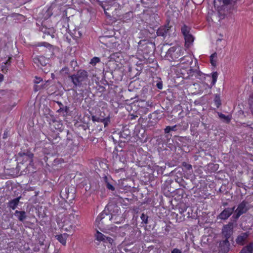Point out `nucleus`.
<instances>
[{
  "label": "nucleus",
  "mask_w": 253,
  "mask_h": 253,
  "mask_svg": "<svg viewBox=\"0 0 253 253\" xmlns=\"http://www.w3.org/2000/svg\"><path fill=\"white\" fill-rule=\"evenodd\" d=\"M34 63L39 67L45 66L47 62L48 59L44 56H36L33 58Z\"/></svg>",
  "instance_id": "dca6fc26"
},
{
  "label": "nucleus",
  "mask_w": 253,
  "mask_h": 253,
  "mask_svg": "<svg viewBox=\"0 0 253 253\" xmlns=\"http://www.w3.org/2000/svg\"><path fill=\"white\" fill-rule=\"evenodd\" d=\"M165 133H169L171 130L170 126H167L164 129Z\"/></svg>",
  "instance_id": "8fccbe9b"
},
{
  "label": "nucleus",
  "mask_w": 253,
  "mask_h": 253,
  "mask_svg": "<svg viewBox=\"0 0 253 253\" xmlns=\"http://www.w3.org/2000/svg\"><path fill=\"white\" fill-rule=\"evenodd\" d=\"M240 184H242V183L237 184V185L239 187H240Z\"/></svg>",
  "instance_id": "680f3d73"
},
{
  "label": "nucleus",
  "mask_w": 253,
  "mask_h": 253,
  "mask_svg": "<svg viewBox=\"0 0 253 253\" xmlns=\"http://www.w3.org/2000/svg\"><path fill=\"white\" fill-rule=\"evenodd\" d=\"M69 235L67 233L61 234L60 235H56L55 236L56 239L63 245L65 246L66 245L67 239Z\"/></svg>",
  "instance_id": "cd10ccee"
},
{
  "label": "nucleus",
  "mask_w": 253,
  "mask_h": 253,
  "mask_svg": "<svg viewBox=\"0 0 253 253\" xmlns=\"http://www.w3.org/2000/svg\"><path fill=\"white\" fill-rule=\"evenodd\" d=\"M49 126L52 131H62L64 129V125L62 121L57 118L52 117L49 121Z\"/></svg>",
  "instance_id": "9d476101"
},
{
  "label": "nucleus",
  "mask_w": 253,
  "mask_h": 253,
  "mask_svg": "<svg viewBox=\"0 0 253 253\" xmlns=\"http://www.w3.org/2000/svg\"><path fill=\"white\" fill-rule=\"evenodd\" d=\"M95 239L97 241L99 242H103L104 243L112 244L113 241V239L111 237L105 236L103 234L98 231H96V233L95 234Z\"/></svg>",
  "instance_id": "aec40b11"
},
{
  "label": "nucleus",
  "mask_w": 253,
  "mask_h": 253,
  "mask_svg": "<svg viewBox=\"0 0 253 253\" xmlns=\"http://www.w3.org/2000/svg\"><path fill=\"white\" fill-rule=\"evenodd\" d=\"M251 103H253V100L251 101Z\"/></svg>",
  "instance_id": "e2e57ef3"
},
{
  "label": "nucleus",
  "mask_w": 253,
  "mask_h": 253,
  "mask_svg": "<svg viewBox=\"0 0 253 253\" xmlns=\"http://www.w3.org/2000/svg\"><path fill=\"white\" fill-rule=\"evenodd\" d=\"M56 103L58 104V105L59 106V108L62 107V106H64L63 104L61 102L57 101V102H56Z\"/></svg>",
  "instance_id": "5fc2aeb1"
},
{
  "label": "nucleus",
  "mask_w": 253,
  "mask_h": 253,
  "mask_svg": "<svg viewBox=\"0 0 253 253\" xmlns=\"http://www.w3.org/2000/svg\"><path fill=\"white\" fill-rule=\"evenodd\" d=\"M69 111V108L66 106H63L62 107L59 108V109L57 110V112L59 113H65L67 114Z\"/></svg>",
  "instance_id": "58836bf2"
},
{
  "label": "nucleus",
  "mask_w": 253,
  "mask_h": 253,
  "mask_svg": "<svg viewBox=\"0 0 253 253\" xmlns=\"http://www.w3.org/2000/svg\"><path fill=\"white\" fill-rule=\"evenodd\" d=\"M218 76V74L216 71L213 72L212 73H211L212 81L211 83V86H213L217 82Z\"/></svg>",
  "instance_id": "2f4dec72"
},
{
  "label": "nucleus",
  "mask_w": 253,
  "mask_h": 253,
  "mask_svg": "<svg viewBox=\"0 0 253 253\" xmlns=\"http://www.w3.org/2000/svg\"><path fill=\"white\" fill-rule=\"evenodd\" d=\"M218 116L220 118L225 120L227 123H229L230 121L231 118L229 116H226L221 113H219Z\"/></svg>",
  "instance_id": "ea45409f"
},
{
  "label": "nucleus",
  "mask_w": 253,
  "mask_h": 253,
  "mask_svg": "<svg viewBox=\"0 0 253 253\" xmlns=\"http://www.w3.org/2000/svg\"><path fill=\"white\" fill-rule=\"evenodd\" d=\"M248 204V203L246 200H243L240 203L235 211L236 214L233 216V217L235 219H238L241 215L246 213L248 210L247 208Z\"/></svg>",
  "instance_id": "9b49d317"
},
{
  "label": "nucleus",
  "mask_w": 253,
  "mask_h": 253,
  "mask_svg": "<svg viewBox=\"0 0 253 253\" xmlns=\"http://www.w3.org/2000/svg\"><path fill=\"white\" fill-rule=\"evenodd\" d=\"M251 108L252 109V114L253 115V103H250Z\"/></svg>",
  "instance_id": "bf43d9fd"
},
{
  "label": "nucleus",
  "mask_w": 253,
  "mask_h": 253,
  "mask_svg": "<svg viewBox=\"0 0 253 253\" xmlns=\"http://www.w3.org/2000/svg\"><path fill=\"white\" fill-rule=\"evenodd\" d=\"M188 207L185 204H181L178 207L179 212L182 214L187 210Z\"/></svg>",
  "instance_id": "f704fd0d"
},
{
  "label": "nucleus",
  "mask_w": 253,
  "mask_h": 253,
  "mask_svg": "<svg viewBox=\"0 0 253 253\" xmlns=\"http://www.w3.org/2000/svg\"><path fill=\"white\" fill-rule=\"evenodd\" d=\"M174 214H175V217H176L178 216V214H175V213H174Z\"/></svg>",
  "instance_id": "0e129e2a"
},
{
  "label": "nucleus",
  "mask_w": 253,
  "mask_h": 253,
  "mask_svg": "<svg viewBox=\"0 0 253 253\" xmlns=\"http://www.w3.org/2000/svg\"><path fill=\"white\" fill-rule=\"evenodd\" d=\"M66 39L67 40V41L69 43L71 42V39L70 38H69L68 37H66Z\"/></svg>",
  "instance_id": "13d9d810"
},
{
  "label": "nucleus",
  "mask_w": 253,
  "mask_h": 253,
  "mask_svg": "<svg viewBox=\"0 0 253 253\" xmlns=\"http://www.w3.org/2000/svg\"><path fill=\"white\" fill-rule=\"evenodd\" d=\"M182 165L188 170L191 169L192 168V167L190 164H188L185 162L183 163Z\"/></svg>",
  "instance_id": "a18cd8bd"
},
{
  "label": "nucleus",
  "mask_w": 253,
  "mask_h": 253,
  "mask_svg": "<svg viewBox=\"0 0 253 253\" xmlns=\"http://www.w3.org/2000/svg\"><path fill=\"white\" fill-rule=\"evenodd\" d=\"M193 56L190 55H184L179 58L180 62L177 65H182V66L191 67L190 65L193 62Z\"/></svg>",
  "instance_id": "2eb2a0df"
},
{
  "label": "nucleus",
  "mask_w": 253,
  "mask_h": 253,
  "mask_svg": "<svg viewBox=\"0 0 253 253\" xmlns=\"http://www.w3.org/2000/svg\"><path fill=\"white\" fill-rule=\"evenodd\" d=\"M11 57H9L8 59L4 63V64H5V65H6V64L10 65V63H11Z\"/></svg>",
  "instance_id": "3c124183"
},
{
  "label": "nucleus",
  "mask_w": 253,
  "mask_h": 253,
  "mask_svg": "<svg viewBox=\"0 0 253 253\" xmlns=\"http://www.w3.org/2000/svg\"><path fill=\"white\" fill-rule=\"evenodd\" d=\"M35 78V83L36 84H39L41 81H42V79L41 78L36 77Z\"/></svg>",
  "instance_id": "09e8293b"
},
{
  "label": "nucleus",
  "mask_w": 253,
  "mask_h": 253,
  "mask_svg": "<svg viewBox=\"0 0 253 253\" xmlns=\"http://www.w3.org/2000/svg\"><path fill=\"white\" fill-rule=\"evenodd\" d=\"M214 105L217 108H219L221 105V101L219 95L215 94L214 98Z\"/></svg>",
  "instance_id": "473e14b6"
},
{
  "label": "nucleus",
  "mask_w": 253,
  "mask_h": 253,
  "mask_svg": "<svg viewBox=\"0 0 253 253\" xmlns=\"http://www.w3.org/2000/svg\"><path fill=\"white\" fill-rule=\"evenodd\" d=\"M221 233L225 239L229 240L233 234V223L229 222L224 225L222 229Z\"/></svg>",
  "instance_id": "f8f14e48"
},
{
  "label": "nucleus",
  "mask_w": 253,
  "mask_h": 253,
  "mask_svg": "<svg viewBox=\"0 0 253 253\" xmlns=\"http://www.w3.org/2000/svg\"><path fill=\"white\" fill-rule=\"evenodd\" d=\"M67 144H69L68 152L71 156H74L77 155L80 150L79 143L73 142L70 137L69 130H67Z\"/></svg>",
  "instance_id": "1a4fd4ad"
},
{
  "label": "nucleus",
  "mask_w": 253,
  "mask_h": 253,
  "mask_svg": "<svg viewBox=\"0 0 253 253\" xmlns=\"http://www.w3.org/2000/svg\"><path fill=\"white\" fill-rule=\"evenodd\" d=\"M207 76H208V77H210V76H211V75H208Z\"/></svg>",
  "instance_id": "338daca9"
},
{
  "label": "nucleus",
  "mask_w": 253,
  "mask_h": 253,
  "mask_svg": "<svg viewBox=\"0 0 253 253\" xmlns=\"http://www.w3.org/2000/svg\"><path fill=\"white\" fill-rule=\"evenodd\" d=\"M34 46L36 47H43L46 48L50 52L53 53L54 51V46L48 42H38L35 44Z\"/></svg>",
  "instance_id": "b1692460"
},
{
  "label": "nucleus",
  "mask_w": 253,
  "mask_h": 253,
  "mask_svg": "<svg viewBox=\"0 0 253 253\" xmlns=\"http://www.w3.org/2000/svg\"><path fill=\"white\" fill-rule=\"evenodd\" d=\"M5 133H4V136H3V138H5Z\"/></svg>",
  "instance_id": "69168bd1"
},
{
  "label": "nucleus",
  "mask_w": 253,
  "mask_h": 253,
  "mask_svg": "<svg viewBox=\"0 0 253 253\" xmlns=\"http://www.w3.org/2000/svg\"><path fill=\"white\" fill-rule=\"evenodd\" d=\"M80 216L75 213H71L66 216L63 222V226L67 231L75 229L79 222Z\"/></svg>",
  "instance_id": "20e7f679"
},
{
  "label": "nucleus",
  "mask_w": 253,
  "mask_h": 253,
  "mask_svg": "<svg viewBox=\"0 0 253 253\" xmlns=\"http://www.w3.org/2000/svg\"><path fill=\"white\" fill-rule=\"evenodd\" d=\"M133 13L131 11L124 12L123 14V18L120 20L123 21V22H126L128 20L130 19L132 17Z\"/></svg>",
  "instance_id": "c756f323"
},
{
  "label": "nucleus",
  "mask_w": 253,
  "mask_h": 253,
  "mask_svg": "<svg viewBox=\"0 0 253 253\" xmlns=\"http://www.w3.org/2000/svg\"><path fill=\"white\" fill-rule=\"evenodd\" d=\"M189 73L190 74L189 78H188L189 79H199L202 81L205 79V74H203L199 69H193L191 67Z\"/></svg>",
  "instance_id": "ddd939ff"
},
{
  "label": "nucleus",
  "mask_w": 253,
  "mask_h": 253,
  "mask_svg": "<svg viewBox=\"0 0 253 253\" xmlns=\"http://www.w3.org/2000/svg\"><path fill=\"white\" fill-rule=\"evenodd\" d=\"M104 180L106 183V187L107 189L112 191H114L115 190V187L108 181V178L106 176L104 177Z\"/></svg>",
  "instance_id": "c9c22d12"
},
{
  "label": "nucleus",
  "mask_w": 253,
  "mask_h": 253,
  "mask_svg": "<svg viewBox=\"0 0 253 253\" xmlns=\"http://www.w3.org/2000/svg\"><path fill=\"white\" fill-rule=\"evenodd\" d=\"M239 253H253V242H251L244 246Z\"/></svg>",
  "instance_id": "bb28decb"
},
{
  "label": "nucleus",
  "mask_w": 253,
  "mask_h": 253,
  "mask_svg": "<svg viewBox=\"0 0 253 253\" xmlns=\"http://www.w3.org/2000/svg\"><path fill=\"white\" fill-rule=\"evenodd\" d=\"M191 67L182 66V65H172L171 70L174 72L177 78L184 79L189 78V74Z\"/></svg>",
  "instance_id": "0eeeda50"
},
{
  "label": "nucleus",
  "mask_w": 253,
  "mask_h": 253,
  "mask_svg": "<svg viewBox=\"0 0 253 253\" xmlns=\"http://www.w3.org/2000/svg\"><path fill=\"white\" fill-rule=\"evenodd\" d=\"M4 70H7V68H6V66H2V71H3Z\"/></svg>",
  "instance_id": "052dcab7"
},
{
  "label": "nucleus",
  "mask_w": 253,
  "mask_h": 253,
  "mask_svg": "<svg viewBox=\"0 0 253 253\" xmlns=\"http://www.w3.org/2000/svg\"><path fill=\"white\" fill-rule=\"evenodd\" d=\"M104 13L108 17H113V12L116 11L117 7L119 8L120 5L114 0H108L102 6Z\"/></svg>",
  "instance_id": "6e6552de"
},
{
  "label": "nucleus",
  "mask_w": 253,
  "mask_h": 253,
  "mask_svg": "<svg viewBox=\"0 0 253 253\" xmlns=\"http://www.w3.org/2000/svg\"><path fill=\"white\" fill-rule=\"evenodd\" d=\"M20 198V197H18L9 201L8 202V207L13 210H15L18 205Z\"/></svg>",
  "instance_id": "c85d7f7f"
},
{
  "label": "nucleus",
  "mask_w": 253,
  "mask_h": 253,
  "mask_svg": "<svg viewBox=\"0 0 253 253\" xmlns=\"http://www.w3.org/2000/svg\"><path fill=\"white\" fill-rule=\"evenodd\" d=\"M184 49L179 46H172L170 47L166 52L165 57L170 61H176L184 54Z\"/></svg>",
  "instance_id": "7ed1b4c3"
},
{
  "label": "nucleus",
  "mask_w": 253,
  "mask_h": 253,
  "mask_svg": "<svg viewBox=\"0 0 253 253\" xmlns=\"http://www.w3.org/2000/svg\"><path fill=\"white\" fill-rule=\"evenodd\" d=\"M3 80V75L0 73V83Z\"/></svg>",
  "instance_id": "4d7b16f0"
},
{
  "label": "nucleus",
  "mask_w": 253,
  "mask_h": 253,
  "mask_svg": "<svg viewBox=\"0 0 253 253\" xmlns=\"http://www.w3.org/2000/svg\"><path fill=\"white\" fill-rule=\"evenodd\" d=\"M14 215L21 222H23L24 220L27 218L26 213L25 211H20L16 210L15 211Z\"/></svg>",
  "instance_id": "a878e982"
},
{
  "label": "nucleus",
  "mask_w": 253,
  "mask_h": 253,
  "mask_svg": "<svg viewBox=\"0 0 253 253\" xmlns=\"http://www.w3.org/2000/svg\"><path fill=\"white\" fill-rule=\"evenodd\" d=\"M41 88V87L40 86V85H34V90H35V91H38Z\"/></svg>",
  "instance_id": "603ef678"
},
{
  "label": "nucleus",
  "mask_w": 253,
  "mask_h": 253,
  "mask_svg": "<svg viewBox=\"0 0 253 253\" xmlns=\"http://www.w3.org/2000/svg\"><path fill=\"white\" fill-rule=\"evenodd\" d=\"M171 28V26L169 25V22L164 26H161L157 31V35L158 36L166 37Z\"/></svg>",
  "instance_id": "f3484780"
},
{
  "label": "nucleus",
  "mask_w": 253,
  "mask_h": 253,
  "mask_svg": "<svg viewBox=\"0 0 253 253\" xmlns=\"http://www.w3.org/2000/svg\"><path fill=\"white\" fill-rule=\"evenodd\" d=\"M114 170L115 173H118L120 171H124L125 168H117L116 166H114Z\"/></svg>",
  "instance_id": "79ce46f5"
},
{
  "label": "nucleus",
  "mask_w": 253,
  "mask_h": 253,
  "mask_svg": "<svg viewBox=\"0 0 253 253\" xmlns=\"http://www.w3.org/2000/svg\"><path fill=\"white\" fill-rule=\"evenodd\" d=\"M170 129L171 131H176V125H174L173 126H170Z\"/></svg>",
  "instance_id": "864d4df0"
},
{
  "label": "nucleus",
  "mask_w": 253,
  "mask_h": 253,
  "mask_svg": "<svg viewBox=\"0 0 253 253\" xmlns=\"http://www.w3.org/2000/svg\"><path fill=\"white\" fill-rule=\"evenodd\" d=\"M120 213L117 215L112 214V216H114L113 219H111V223H114L119 224L120 223L122 220V216L120 215Z\"/></svg>",
  "instance_id": "7c9ffc66"
},
{
  "label": "nucleus",
  "mask_w": 253,
  "mask_h": 253,
  "mask_svg": "<svg viewBox=\"0 0 253 253\" xmlns=\"http://www.w3.org/2000/svg\"><path fill=\"white\" fill-rule=\"evenodd\" d=\"M121 5L119 8L117 7V9L115 10L116 11H114V12L112 13L114 18L119 20L123 18V14L125 11Z\"/></svg>",
  "instance_id": "393cba45"
},
{
  "label": "nucleus",
  "mask_w": 253,
  "mask_h": 253,
  "mask_svg": "<svg viewBox=\"0 0 253 253\" xmlns=\"http://www.w3.org/2000/svg\"><path fill=\"white\" fill-rule=\"evenodd\" d=\"M235 207L225 209L218 215L219 219L226 220L235 211Z\"/></svg>",
  "instance_id": "6ab92c4d"
},
{
  "label": "nucleus",
  "mask_w": 253,
  "mask_h": 253,
  "mask_svg": "<svg viewBox=\"0 0 253 253\" xmlns=\"http://www.w3.org/2000/svg\"><path fill=\"white\" fill-rule=\"evenodd\" d=\"M137 106L139 107V111L145 114L148 112L149 108L151 107V105L149 102L145 100L139 101L138 102Z\"/></svg>",
  "instance_id": "412c9836"
},
{
  "label": "nucleus",
  "mask_w": 253,
  "mask_h": 253,
  "mask_svg": "<svg viewBox=\"0 0 253 253\" xmlns=\"http://www.w3.org/2000/svg\"><path fill=\"white\" fill-rule=\"evenodd\" d=\"M88 74L84 70H80L76 74L69 76L74 87H81L84 84H86L88 80Z\"/></svg>",
  "instance_id": "f03ea898"
},
{
  "label": "nucleus",
  "mask_w": 253,
  "mask_h": 253,
  "mask_svg": "<svg viewBox=\"0 0 253 253\" xmlns=\"http://www.w3.org/2000/svg\"><path fill=\"white\" fill-rule=\"evenodd\" d=\"M100 62V59L99 57H94L90 60L89 63L92 66H95L97 63H98Z\"/></svg>",
  "instance_id": "e433bc0d"
},
{
  "label": "nucleus",
  "mask_w": 253,
  "mask_h": 253,
  "mask_svg": "<svg viewBox=\"0 0 253 253\" xmlns=\"http://www.w3.org/2000/svg\"><path fill=\"white\" fill-rule=\"evenodd\" d=\"M230 244L229 240L224 239L219 243V253H227L230 250Z\"/></svg>",
  "instance_id": "a211bd4d"
},
{
  "label": "nucleus",
  "mask_w": 253,
  "mask_h": 253,
  "mask_svg": "<svg viewBox=\"0 0 253 253\" xmlns=\"http://www.w3.org/2000/svg\"><path fill=\"white\" fill-rule=\"evenodd\" d=\"M70 35L74 40L77 41L78 38L81 36L82 34L80 32L75 30L74 31V33H72Z\"/></svg>",
  "instance_id": "72a5a7b5"
},
{
  "label": "nucleus",
  "mask_w": 253,
  "mask_h": 253,
  "mask_svg": "<svg viewBox=\"0 0 253 253\" xmlns=\"http://www.w3.org/2000/svg\"><path fill=\"white\" fill-rule=\"evenodd\" d=\"M222 39H221V38H219V39H217L216 41V44H219V42H221L222 41Z\"/></svg>",
  "instance_id": "6e6d98bb"
},
{
  "label": "nucleus",
  "mask_w": 253,
  "mask_h": 253,
  "mask_svg": "<svg viewBox=\"0 0 253 253\" xmlns=\"http://www.w3.org/2000/svg\"><path fill=\"white\" fill-rule=\"evenodd\" d=\"M249 237V234L247 232H243L238 235L236 239V243L240 246H244L247 243Z\"/></svg>",
  "instance_id": "4be33fe9"
},
{
  "label": "nucleus",
  "mask_w": 253,
  "mask_h": 253,
  "mask_svg": "<svg viewBox=\"0 0 253 253\" xmlns=\"http://www.w3.org/2000/svg\"><path fill=\"white\" fill-rule=\"evenodd\" d=\"M191 30V28L185 24L181 28V32L185 41L184 45L186 48H189L193 44L195 40L194 36L190 33Z\"/></svg>",
  "instance_id": "423d86ee"
},
{
  "label": "nucleus",
  "mask_w": 253,
  "mask_h": 253,
  "mask_svg": "<svg viewBox=\"0 0 253 253\" xmlns=\"http://www.w3.org/2000/svg\"><path fill=\"white\" fill-rule=\"evenodd\" d=\"M155 170H156L158 172V173H163L164 169L162 167H159L158 166H157L155 168Z\"/></svg>",
  "instance_id": "c03bdc74"
},
{
  "label": "nucleus",
  "mask_w": 253,
  "mask_h": 253,
  "mask_svg": "<svg viewBox=\"0 0 253 253\" xmlns=\"http://www.w3.org/2000/svg\"><path fill=\"white\" fill-rule=\"evenodd\" d=\"M217 54L216 52L212 53L210 56V62L212 66H215L216 61L214 60V58H216Z\"/></svg>",
  "instance_id": "4c0bfd02"
},
{
  "label": "nucleus",
  "mask_w": 253,
  "mask_h": 253,
  "mask_svg": "<svg viewBox=\"0 0 253 253\" xmlns=\"http://www.w3.org/2000/svg\"><path fill=\"white\" fill-rule=\"evenodd\" d=\"M158 80L159 81L156 83V86L159 89H162L163 88V82L160 78H159Z\"/></svg>",
  "instance_id": "37998d69"
},
{
  "label": "nucleus",
  "mask_w": 253,
  "mask_h": 253,
  "mask_svg": "<svg viewBox=\"0 0 253 253\" xmlns=\"http://www.w3.org/2000/svg\"><path fill=\"white\" fill-rule=\"evenodd\" d=\"M40 30L43 33L42 36L43 39H45L47 36H50L52 39L54 38L55 30L53 28H47L43 25L40 28Z\"/></svg>",
  "instance_id": "4468645a"
},
{
  "label": "nucleus",
  "mask_w": 253,
  "mask_h": 253,
  "mask_svg": "<svg viewBox=\"0 0 253 253\" xmlns=\"http://www.w3.org/2000/svg\"><path fill=\"white\" fill-rule=\"evenodd\" d=\"M149 44L152 45V43L146 40H141L138 42V49L143 52L144 53H148L149 52Z\"/></svg>",
  "instance_id": "5701e85b"
},
{
  "label": "nucleus",
  "mask_w": 253,
  "mask_h": 253,
  "mask_svg": "<svg viewBox=\"0 0 253 253\" xmlns=\"http://www.w3.org/2000/svg\"><path fill=\"white\" fill-rule=\"evenodd\" d=\"M113 218L114 216H112V213L103 211L97 217L95 221L97 226L101 228L104 226L109 225L111 223V219H113Z\"/></svg>",
  "instance_id": "39448f33"
},
{
  "label": "nucleus",
  "mask_w": 253,
  "mask_h": 253,
  "mask_svg": "<svg viewBox=\"0 0 253 253\" xmlns=\"http://www.w3.org/2000/svg\"><path fill=\"white\" fill-rule=\"evenodd\" d=\"M109 122H110V119L109 118H106L103 120V122L104 123L105 126H106L108 125Z\"/></svg>",
  "instance_id": "49530a36"
},
{
  "label": "nucleus",
  "mask_w": 253,
  "mask_h": 253,
  "mask_svg": "<svg viewBox=\"0 0 253 253\" xmlns=\"http://www.w3.org/2000/svg\"><path fill=\"white\" fill-rule=\"evenodd\" d=\"M148 216L145 214L144 213H142L140 216V218L142 220V222L146 224L148 223Z\"/></svg>",
  "instance_id": "a19ab883"
},
{
  "label": "nucleus",
  "mask_w": 253,
  "mask_h": 253,
  "mask_svg": "<svg viewBox=\"0 0 253 253\" xmlns=\"http://www.w3.org/2000/svg\"><path fill=\"white\" fill-rule=\"evenodd\" d=\"M33 157V153L30 151L19 152L14 161L15 165H13L12 167L6 165L4 168L8 170L16 169L18 170L25 171V173H33L35 171Z\"/></svg>",
  "instance_id": "f257e3e1"
},
{
  "label": "nucleus",
  "mask_w": 253,
  "mask_h": 253,
  "mask_svg": "<svg viewBox=\"0 0 253 253\" xmlns=\"http://www.w3.org/2000/svg\"><path fill=\"white\" fill-rule=\"evenodd\" d=\"M171 253H182V252L178 249L174 248L171 251Z\"/></svg>",
  "instance_id": "de8ad7c7"
}]
</instances>
